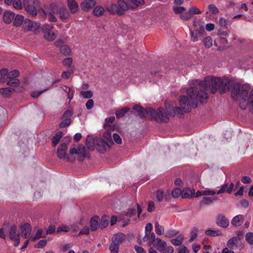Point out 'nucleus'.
Returning <instances> with one entry per match:
<instances>
[{"label": "nucleus", "mask_w": 253, "mask_h": 253, "mask_svg": "<svg viewBox=\"0 0 253 253\" xmlns=\"http://www.w3.org/2000/svg\"><path fill=\"white\" fill-rule=\"evenodd\" d=\"M129 7L127 4L122 0L118 1L117 4H112L107 8L108 11L111 14H117L122 15L124 14L125 11L127 10Z\"/></svg>", "instance_id": "nucleus-4"}, {"label": "nucleus", "mask_w": 253, "mask_h": 253, "mask_svg": "<svg viewBox=\"0 0 253 253\" xmlns=\"http://www.w3.org/2000/svg\"><path fill=\"white\" fill-rule=\"evenodd\" d=\"M81 95L84 98H90L93 96V92L91 90L82 91Z\"/></svg>", "instance_id": "nucleus-51"}, {"label": "nucleus", "mask_w": 253, "mask_h": 253, "mask_svg": "<svg viewBox=\"0 0 253 253\" xmlns=\"http://www.w3.org/2000/svg\"><path fill=\"white\" fill-rule=\"evenodd\" d=\"M47 244V240L43 239L39 241L35 245L36 248L41 249L43 248Z\"/></svg>", "instance_id": "nucleus-52"}, {"label": "nucleus", "mask_w": 253, "mask_h": 253, "mask_svg": "<svg viewBox=\"0 0 253 253\" xmlns=\"http://www.w3.org/2000/svg\"><path fill=\"white\" fill-rule=\"evenodd\" d=\"M85 145L90 151H93L95 146V137L93 139L92 136L88 135L86 138Z\"/></svg>", "instance_id": "nucleus-25"}, {"label": "nucleus", "mask_w": 253, "mask_h": 253, "mask_svg": "<svg viewBox=\"0 0 253 253\" xmlns=\"http://www.w3.org/2000/svg\"><path fill=\"white\" fill-rule=\"evenodd\" d=\"M44 38L49 41H54L56 37V34L52 31L44 33Z\"/></svg>", "instance_id": "nucleus-36"}, {"label": "nucleus", "mask_w": 253, "mask_h": 253, "mask_svg": "<svg viewBox=\"0 0 253 253\" xmlns=\"http://www.w3.org/2000/svg\"><path fill=\"white\" fill-rule=\"evenodd\" d=\"M15 89L11 87L1 88L0 89V93L5 97H9L11 93L14 91Z\"/></svg>", "instance_id": "nucleus-29"}, {"label": "nucleus", "mask_w": 253, "mask_h": 253, "mask_svg": "<svg viewBox=\"0 0 253 253\" xmlns=\"http://www.w3.org/2000/svg\"><path fill=\"white\" fill-rule=\"evenodd\" d=\"M152 245L159 252H163L167 246L166 242L159 238H156V240Z\"/></svg>", "instance_id": "nucleus-15"}, {"label": "nucleus", "mask_w": 253, "mask_h": 253, "mask_svg": "<svg viewBox=\"0 0 253 253\" xmlns=\"http://www.w3.org/2000/svg\"><path fill=\"white\" fill-rule=\"evenodd\" d=\"M25 19L22 15H17L13 21V25L16 27L20 26L24 22Z\"/></svg>", "instance_id": "nucleus-32"}, {"label": "nucleus", "mask_w": 253, "mask_h": 253, "mask_svg": "<svg viewBox=\"0 0 253 253\" xmlns=\"http://www.w3.org/2000/svg\"><path fill=\"white\" fill-rule=\"evenodd\" d=\"M15 17V14L13 12L7 11H5L3 16V21L7 24L10 23Z\"/></svg>", "instance_id": "nucleus-24"}, {"label": "nucleus", "mask_w": 253, "mask_h": 253, "mask_svg": "<svg viewBox=\"0 0 253 253\" xmlns=\"http://www.w3.org/2000/svg\"><path fill=\"white\" fill-rule=\"evenodd\" d=\"M246 101L247 98L245 99H241V101L240 102V108L242 110H245L247 108V104H248L249 106L252 107V109L253 110V88L250 92L249 96L247 100V103L246 102Z\"/></svg>", "instance_id": "nucleus-8"}, {"label": "nucleus", "mask_w": 253, "mask_h": 253, "mask_svg": "<svg viewBox=\"0 0 253 253\" xmlns=\"http://www.w3.org/2000/svg\"><path fill=\"white\" fill-rule=\"evenodd\" d=\"M218 36L221 40V42L223 43H227L226 38L228 36V34L226 31H219L218 32Z\"/></svg>", "instance_id": "nucleus-37"}, {"label": "nucleus", "mask_w": 253, "mask_h": 253, "mask_svg": "<svg viewBox=\"0 0 253 253\" xmlns=\"http://www.w3.org/2000/svg\"><path fill=\"white\" fill-rule=\"evenodd\" d=\"M198 229L197 228H194L193 230L191 231V238L189 239V242L190 243L193 242V241L197 237V232H198Z\"/></svg>", "instance_id": "nucleus-59"}, {"label": "nucleus", "mask_w": 253, "mask_h": 253, "mask_svg": "<svg viewBox=\"0 0 253 253\" xmlns=\"http://www.w3.org/2000/svg\"><path fill=\"white\" fill-rule=\"evenodd\" d=\"M42 15L43 16V18L44 19L45 17L48 18V20L51 22H56L57 20L56 18L54 16V14L51 13V12H46L45 11L42 9L41 10Z\"/></svg>", "instance_id": "nucleus-27"}, {"label": "nucleus", "mask_w": 253, "mask_h": 253, "mask_svg": "<svg viewBox=\"0 0 253 253\" xmlns=\"http://www.w3.org/2000/svg\"><path fill=\"white\" fill-rule=\"evenodd\" d=\"M78 159L80 162H83L86 157V152L84 146L83 144L79 145L77 149Z\"/></svg>", "instance_id": "nucleus-17"}, {"label": "nucleus", "mask_w": 253, "mask_h": 253, "mask_svg": "<svg viewBox=\"0 0 253 253\" xmlns=\"http://www.w3.org/2000/svg\"><path fill=\"white\" fill-rule=\"evenodd\" d=\"M95 144L96 150L102 154L106 152L105 141L102 140L98 137H95Z\"/></svg>", "instance_id": "nucleus-11"}, {"label": "nucleus", "mask_w": 253, "mask_h": 253, "mask_svg": "<svg viewBox=\"0 0 253 253\" xmlns=\"http://www.w3.org/2000/svg\"><path fill=\"white\" fill-rule=\"evenodd\" d=\"M182 191L179 188L174 189L172 191V196L173 198H178L180 195L182 196Z\"/></svg>", "instance_id": "nucleus-48"}, {"label": "nucleus", "mask_w": 253, "mask_h": 253, "mask_svg": "<svg viewBox=\"0 0 253 253\" xmlns=\"http://www.w3.org/2000/svg\"><path fill=\"white\" fill-rule=\"evenodd\" d=\"M244 220V216L242 214H238L232 218L231 223L233 226L239 227L243 223Z\"/></svg>", "instance_id": "nucleus-22"}, {"label": "nucleus", "mask_w": 253, "mask_h": 253, "mask_svg": "<svg viewBox=\"0 0 253 253\" xmlns=\"http://www.w3.org/2000/svg\"><path fill=\"white\" fill-rule=\"evenodd\" d=\"M100 219L98 216H95L91 218L90 223V229L92 231H95L99 227H100L99 221Z\"/></svg>", "instance_id": "nucleus-19"}, {"label": "nucleus", "mask_w": 253, "mask_h": 253, "mask_svg": "<svg viewBox=\"0 0 253 253\" xmlns=\"http://www.w3.org/2000/svg\"><path fill=\"white\" fill-rule=\"evenodd\" d=\"M60 52L64 55L65 56H68L70 55L71 53V49L70 47L66 44L62 45L60 48Z\"/></svg>", "instance_id": "nucleus-38"}, {"label": "nucleus", "mask_w": 253, "mask_h": 253, "mask_svg": "<svg viewBox=\"0 0 253 253\" xmlns=\"http://www.w3.org/2000/svg\"><path fill=\"white\" fill-rule=\"evenodd\" d=\"M67 150V144L64 143L59 145L57 149V156L60 159H66L67 161H69V158L66 157V151Z\"/></svg>", "instance_id": "nucleus-10"}, {"label": "nucleus", "mask_w": 253, "mask_h": 253, "mask_svg": "<svg viewBox=\"0 0 253 253\" xmlns=\"http://www.w3.org/2000/svg\"><path fill=\"white\" fill-rule=\"evenodd\" d=\"M59 17L62 21L67 19L70 16V12L68 9L65 7L59 8Z\"/></svg>", "instance_id": "nucleus-23"}, {"label": "nucleus", "mask_w": 253, "mask_h": 253, "mask_svg": "<svg viewBox=\"0 0 253 253\" xmlns=\"http://www.w3.org/2000/svg\"><path fill=\"white\" fill-rule=\"evenodd\" d=\"M67 5L71 13H75L78 11L79 5L75 0H67Z\"/></svg>", "instance_id": "nucleus-21"}, {"label": "nucleus", "mask_w": 253, "mask_h": 253, "mask_svg": "<svg viewBox=\"0 0 253 253\" xmlns=\"http://www.w3.org/2000/svg\"><path fill=\"white\" fill-rule=\"evenodd\" d=\"M178 231L175 230H170L169 231H168L166 234L165 236L168 238H171L175 235H176L178 234Z\"/></svg>", "instance_id": "nucleus-56"}, {"label": "nucleus", "mask_w": 253, "mask_h": 253, "mask_svg": "<svg viewBox=\"0 0 253 253\" xmlns=\"http://www.w3.org/2000/svg\"><path fill=\"white\" fill-rule=\"evenodd\" d=\"M217 199V198L216 197L214 198H212L211 197H204L202 201H201V203L203 204H210L211 203L213 200Z\"/></svg>", "instance_id": "nucleus-45"}, {"label": "nucleus", "mask_w": 253, "mask_h": 253, "mask_svg": "<svg viewBox=\"0 0 253 253\" xmlns=\"http://www.w3.org/2000/svg\"><path fill=\"white\" fill-rule=\"evenodd\" d=\"M53 25L50 24H44L42 28V31L43 33H45L48 32L52 31V29L53 28Z\"/></svg>", "instance_id": "nucleus-47"}, {"label": "nucleus", "mask_w": 253, "mask_h": 253, "mask_svg": "<svg viewBox=\"0 0 253 253\" xmlns=\"http://www.w3.org/2000/svg\"><path fill=\"white\" fill-rule=\"evenodd\" d=\"M189 12L191 16L194 14H198L201 13V11L197 7H192L189 9Z\"/></svg>", "instance_id": "nucleus-60"}, {"label": "nucleus", "mask_w": 253, "mask_h": 253, "mask_svg": "<svg viewBox=\"0 0 253 253\" xmlns=\"http://www.w3.org/2000/svg\"><path fill=\"white\" fill-rule=\"evenodd\" d=\"M10 80L7 82V84L10 86H17L19 85L20 81L17 79H9Z\"/></svg>", "instance_id": "nucleus-43"}, {"label": "nucleus", "mask_w": 253, "mask_h": 253, "mask_svg": "<svg viewBox=\"0 0 253 253\" xmlns=\"http://www.w3.org/2000/svg\"><path fill=\"white\" fill-rule=\"evenodd\" d=\"M234 184L231 183L229 185L227 183L224 184L221 189L219 190L217 192V194H220L224 192H226L228 194H231L234 188Z\"/></svg>", "instance_id": "nucleus-16"}, {"label": "nucleus", "mask_w": 253, "mask_h": 253, "mask_svg": "<svg viewBox=\"0 0 253 253\" xmlns=\"http://www.w3.org/2000/svg\"><path fill=\"white\" fill-rule=\"evenodd\" d=\"M109 224V217L104 215L102 217L101 222L100 223V228L104 229L106 228Z\"/></svg>", "instance_id": "nucleus-39"}, {"label": "nucleus", "mask_w": 253, "mask_h": 253, "mask_svg": "<svg viewBox=\"0 0 253 253\" xmlns=\"http://www.w3.org/2000/svg\"><path fill=\"white\" fill-rule=\"evenodd\" d=\"M23 4L25 10L32 17L37 15L38 9L39 7V2L38 0H34L32 4H30L29 0H23Z\"/></svg>", "instance_id": "nucleus-5"}, {"label": "nucleus", "mask_w": 253, "mask_h": 253, "mask_svg": "<svg viewBox=\"0 0 253 253\" xmlns=\"http://www.w3.org/2000/svg\"><path fill=\"white\" fill-rule=\"evenodd\" d=\"M216 223L218 226L226 228L229 226V221L223 214L220 213L216 217Z\"/></svg>", "instance_id": "nucleus-9"}, {"label": "nucleus", "mask_w": 253, "mask_h": 253, "mask_svg": "<svg viewBox=\"0 0 253 253\" xmlns=\"http://www.w3.org/2000/svg\"><path fill=\"white\" fill-rule=\"evenodd\" d=\"M7 225L4 224L2 227L0 229V238L3 239H5L6 237V234L5 232L6 231V228L7 227Z\"/></svg>", "instance_id": "nucleus-57"}, {"label": "nucleus", "mask_w": 253, "mask_h": 253, "mask_svg": "<svg viewBox=\"0 0 253 253\" xmlns=\"http://www.w3.org/2000/svg\"><path fill=\"white\" fill-rule=\"evenodd\" d=\"M63 119V121H62L59 124V127L60 128L66 127V126L70 125L71 123V119L70 118H66Z\"/></svg>", "instance_id": "nucleus-44"}, {"label": "nucleus", "mask_w": 253, "mask_h": 253, "mask_svg": "<svg viewBox=\"0 0 253 253\" xmlns=\"http://www.w3.org/2000/svg\"><path fill=\"white\" fill-rule=\"evenodd\" d=\"M205 234L209 236L215 237L220 235L221 233L219 232L218 230L215 231L211 229H208L205 231Z\"/></svg>", "instance_id": "nucleus-40"}, {"label": "nucleus", "mask_w": 253, "mask_h": 253, "mask_svg": "<svg viewBox=\"0 0 253 253\" xmlns=\"http://www.w3.org/2000/svg\"><path fill=\"white\" fill-rule=\"evenodd\" d=\"M246 240L250 244H253V233L248 232L245 236Z\"/></svg>", "instance_id": "nucleus-55"}, {"label": "nucleus", "mask_w": 253, "mask_h": 253, "mask_svg": "<svg viewBox=\"0 0 253 253\" xmlns=\"http://www.w3.org/2000/svg\"><path fill=\"white\" fill-rule=\"evenodd\" d=\"M173 10L175 14H181L185 10V8L183 6H174L173 7Z\"/></svg>", "instance_id": "nucleus-61"}, {"label": "nucleus", "mask_w": 253, "mask_h": 253, "mask_svg": "<svg viewBox=\"0 0 253 253\" xmlns=\"http://www.w3.org/2000/svg\"><path fill=\"white\" fill-rule=\"evenodd\" d=\"M155 229L157 234L161 235L164 234V227L160 225L158 221H156L155 223Z\"/></svg>", "instance_id": "nucleus-31"}, {"label": "nucleus", "mask_w": 253, "mask_h": 253, "mask_svg": "<svg viewBox=\"0 0 253 253\" xmlns=\"http://www.w3.org/2000/svg\"><path fill=\"white\" fill-rule=\"evenodd\" d=\"M136 213V210L134 208L129 209L126 213V215L129 217H131L134 215Z\"/></svg>", "instance_id": "nucleus-64"}, {"label": "nucleus", "mask_w": 253, "mask_h": 253, "mask_svg": "<svg viewBox=\"0 0 253 253\" xmlns=\"http://www.w3.org/2000/svg\"><path fill=\"white\" fill-rule=\"evenodd\" d=\"M8 234L10 239L15 240V238H19L20 235L19 233H17V228L15 225L11 226L9 230L8 231Z\"/></svg>", "instance_id": "nucleus-20"}, {"label": "nucleus", "mask_w": 253, "mask_h": 253, "mask_svg": "<svg viewBox=\"0 0 253 253\" xmlns=\"http://www.w3.org/2000/svg\"><path fill=\"white\" fill-rule=\"evenodd\" d=\"M190 84V88L186 90L189 98L185 95L180 96V107L173 108L172 111L166 107L169 116L174 117L176 114L189 112L191 107H197L199 102L202 104L206 103L208 98L207 91L209 86L212 94H215L218 90L220 94L225 93L229 88L230 80L227 77L221 79L217 77L207 76L203 81L192 80Z\"/></svg>", "instance_id": "nucleus-1"}, {"label": "nucleus", "mask_w": 253, "mask_h": 253, "mask_svg": "<svg viewBox=\"0 0 253 253\" xmlns=\"http://www.w3.org/2000/svg\"><path fill=\"white\" fill-rule=\"evenodd\" d=\"M93 14L97 17L102 15L104 12V9L101 6H96L93 10Z\"/></svg>", "instance_id": "nucleus-35"}, {"label": "nucleus", "mask_w": 253, "mask_h": 253, "mask_svg": "<svg viewBox=\"0 0 253 253\" xmlns=\"http://www.w3.org/2000/svg\"><path fill=\"white\" fill-rule=\"evenodd\" d=\"M230 86H231V96L234 100L247 98L250 89L249 84H241L240 83L237 82L233 84L230 83Z\"/></svg>", "instance_id": "nucleus-3"}, {"label": "nucleus", "mask_w": 253, "mask_h": 253, "mask_svg": "<svg viewBox=\"0 0 253 253\" xmlns=\"http://www.w3.org/2000/svg\"><path fill=\"white\" fill-rule=\"evenodd\" d=\"M22 5L23 4L21 0H14L13 1V6L17 9H22Z\"/></svg>", "instance_id": "nucleus-53"}, {"label": "nucleus", "mask_w": 253, "mask_h": 253, "mask_svg": "<svg viewBox=\"0 0 253 253\" xmlns=\"http://www.w3.org/2000/svg\"><path fill=\"white\" fill-rule=\"evenodd\" d=\"M95 5V0H84L81 3L82 9L85 11H88Z\"/></svg>", "instance_id": "nucleus-14"}, {"label": "nucleus", "mask_w": 253, "mask_h": 253, "mask_svg": "<svg viewBox=\"0 0 253 253\" xmlns=\"http://www.w3.org/2000/svg\"><path fill=\"white\" fill-rule=\"evenodd\" d=\"M210 11L212 14H217L219 12L218 9L213 4H210L208 6Z\"/></svg>", "instance_id": "nucleus-58"}, {"label": "nucleus", "mask_w": 253, "mask_h": 253, "mask_svg": "<svg viewBox=\"0 0 253 253\" xmlns=\"http://www.w3.org/2000/svg\"><path fill=\"white\" fill-rule=\"evenodd\" d=\"M227 246L231 250L242 248L243 247L241 240L238 237H233L229 239L227 241Z\"/></svg>", "instance_id": "nucleus-7"}, {"label": "nucleus", "mask_w": 253, "mask_h": 253, "mask_svg": "<svg viewBox=\"0 0 253 253\" xmlns=\"http://www.w3.org/2000/svg\"><path fill=\"white\" fill-rule=\"evenodd\" d=\"M21 235L25 238H27L30 235L31 232V226L29 223H25L21 226Z\"/></svg>", "instance_id": "nucleus-13"}, {"label": "nucleus", "mask_w": 253, "mask_h": 253, "mask_svg": "<svg viewBox=\"0 0 253 253\" xmlns=\"http://www.w3.org/2000/svg\"><path fill=\"white\" fill-rule=\"evenodd\" d=\"M133 109L137 112L140 118H145L150 115L152 118L158 122H168L169 118L163 108H159L157 111L151 107L144 108L142 106L135 105Z\"/></svg>", "instance_id": "nucleus-2"}, {"label": "nucleus", "mask_w": 253, "mask_h": 253, "mask_svg": "<svg viewBox=\"0 0 253 253\" xmlns=\"http://www.w3.org/2000/svg\"><path fill=\"white\" fill-rule=\"evenodd\" d=\"M70 230L69 227L66 225H62L58 227L57 229V232L59 233L60 232H68Z\"/></svg>", "instance_id": "nucleus-62"}, {"label": "nucleus", "mask_w": 253, "mask_h": 253, "mask_svg": "<svg viewBox=\"0 0 253 253\" xmlns=\"http://www.w3.org/2000/svg\"><path fill=\"white\" fill-rule=\"evenodd\" d=\"M119 245L117 243H115V242H112L111 243L109 249L111 252V253H118L119 250Z\"/></svg>", "instance_id": "nucleus-41"}, {"label": "nucleus", "mask_w": 253, "mask_h": 253, "mask_svg": "<svg viewBox=\"0 0 253 253\" xmlns=\"http://www.w3.org/2000/svg\"><path fill=\"white\" fill-rule=\"evenodd\" d=\"M62 137V133L61 131L55 133L52 139V145L53 147H55L59 142Z\"/></svg>", "instance_id": "nucleus-28"}, {"label": "nucleus", "mask_w": 253, "mask_h": 253, "mask_svg": "<svg viewBox=\"0 0 253 253\" xmlns=\"http://www.w3.org/2000/svg\"><path fill=\"white\" fill-rule=\"evenodd\" d=\"M194 191H193L189 188H184L182 190V198H189L194 194Z\"/></svg>", "instance_id": "nucleus-30"}, {"label": "nucleus", "mask_w": 253, "mask_h": 253, "mask_svg": "<svg viewBox=\"0 0 253 253\" xmlns=\"http://www.w3.org/2000/svg\"><path fill=\"white\" fill-rule=\"evenodd\" d=\"M23 27L28 31L36 32L40 29L41 24L39 22L34 23L29 19H25L23 23Z\"/></svg>", "instance_id": "nucleus-6"}, {"label": "nucleus", "mask_w": 253, "mask_h": 253, "mask_svg": "<svg viewBox=\"0 0 253 253\" xmlns=\"http://www.w3.org/2000/svg\"><path fill=\"white\" fill-rule=\"evenodd\" d=\"M19 75V72L17 70H12L7 74V77L8 79H16Z\"/></svg>", "instance_id": "nucleus-42"}, {"label": "nucleus", "mask_w": 253, "mask_h": 253, "mask_svg": "<svg viewBox=\"0 0 253 253\" xmlns=\"http://www.w3.org/2000/svg\"><path fill=\"white\" fill-rule=\"evenodd\" d=\"M229 23L228 20L223 18H220L219 20V23L220 26L223 27L225 28H227V25H228Z\"/></svg>", "instance_id": "nucleus-63"}, {"label": "nucleus", "mask_w": 253, "mask_h": 253, "mask_svg": "<svg viewBox=\"0 0 253 253\" xmlns=\"http://www.w3.org/2000/svg\"><path fill=\"white\" fill-rule=\"evenodd\" d=\"M101 139L102 140H105L106 145L108 147H110L113 144H114L111 133L109 131L106 130L104 132L102 136V138Z\"/></svg>", "instance_id": "nucleus-18"}, {"label": "nucleus", "mask_w": 253, "mask_h": 253, "mask_svg": "<svg viewBox=\"0 0 253 253\" xmlns=\"http://www.w3.org/2000/svg\"><path fill=\"white\" fill-rule=\"evenodd\" d=\"M73 59L71 57H68L67 58L64 59L63 60V64L64 66H68V68L71 69V65L72 64Z\"/></svg>", "instance_id": "nucleus-54"}, {"label": "nucleus", "mask_w": 253, "mask_h": 253, "mask_svg": "<svg viewBox=\"0 0 253 253\" xmlns=\"http://www.w3.org/2000/svg\"><path fill=\"white\" fill-rule=\"evenodd\" d=\"M184 237L183 235H179L176 238L171 240V243L175 246H180L182 243Z\"/></svg>", "instance_id": "nucleus-33"}, {"label": "nucleus", "mask_w": 253, "mask_h": 253, "mask_svg": "<svg viewBox=\"0 0 253 253\" xmlns=\"http://www.w3.org/2000/svg\"><path fill=\"white\" fill-rule=\"evenodd\" d=\"M65 90L68 92V98L69 99V102L73 98L74 90L72 87H68L66 86V89Z\"/></svg>", "instance_id": "nucleus-49"}, {"label": "nucleus", "mask_w": 253, "mask_h": 253, "mask_svg": "<svg viewBox=\"0 0 253 253\" xmlns=\"http://www.w3.org/2000/svg\"><path fill=\"white\" fill-rule=\"evenodd\" d=\"M165 196L164 192L161 190L159 189L157 190L156 194V196L157 200L159 202H162L163 200L164 197Z\"/></svg>", "instance_id": "nucleus-46"}, {"label": "nucleus", "mask_w": 253, "mask_h": 253, "mask_svg": "<svg viewBox=\"0 0 253 253\" xmlns=\"http://www.w3.org/2000/svg\"><path fill=\"white\" fill-rule=\"evenodd\" d=\"M204 32V28L202 26L200 27V29H196L194 31H191L190 34L192 41L194 42L197 41L199 38L203 36Z\"/></svg>", "instance_id": "nucleus-12"}, {"label": "nucleus", "mask_w": 253, "mask_h": 253, "mask_svg": "<svg viewBox=\"0 0 253 253\" xmlns=\"http://www.w3.org/2000/svg\"><path fill=\"white\" fill-rule=\"evenodd\" d=\"M129 110L128 107H124L121 110H118L115 114L117 118H121L123 117L125 114Z\"/></svg>", "instance_id": "nucleus-34"}, {"label": "nucleus", "mask_w": 253, "mask_h": 253, "mask_svg": "<svg viewBox=\"0 0 253 253\" xmlns=\"http://www.w3.org/2000/svg\"><path fill=\"white\" fill-rule=\"evenodd\" d=\"M204 43L206 47L208 48L211 47L212 46L211 38L209 36L205 38L204 39Z\"/></svg>", "instance_id": "nucleus-50"}, {"label": "nucleus", "mask_w": 253, "mask_h": 253, "mask_svg": "<svg viewBox=\"0 0 253 253\" xmlns=\"http://www.w3.org/2000/svg\"><path fill=\"white\" fill-rule=\"evenodd\" d=\"M125 235L123 233L115 234L112 238V241L119 245L124 240Z\"/></svg>", "instance_id": "nucleus-26"}]
</instances>
